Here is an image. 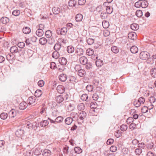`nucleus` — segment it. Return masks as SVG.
<instances>
[{
  "label": "nucleus",
  "instance_id": "nucleus-51",
  "mask_svg": "<svg viewBox=\"0 0 156 156\" xmlns=\"http://www.w3.org/2000/svg\"><path fill=\"white\" fill-rule=\"evenodd\" d=\"M93 89V85H88L86 87V90L89 92L92 91Z\"/></svg>",
  "mask_w": 156,
  "mask_h": 156
},
{
  "label": "nucleus",
  "instance_id": "nucleus-61",
  "mask_svg": "<svg viewBox=\"0 0 156 156\" xmlns=\"http://www.w3.org/2000/svg\"><path fill=\"white\" fill-rule=\"evenodd\" d=\"M13 58V57L12 56V55L10 54H8L6 56V59L9 61L12 60Z\"/></svg>",
  "mask_w": 156,
  "mask_h": 156
},
{
  "label": "nucleus",
  "instance_id": "nucleus-29",
  "mask_svg": "<svg viewBox=\"0 0 156 156\" xmlns=\"http://www.w3.org/2000/svg\"><path fill=\"white\" fill-rule=\"evenodd\" d=\"M136 34L134 33H130L128 34L129 38L132 40H134L136 38Z\"/></svg>",
  "mask_w": 156,
  "mask_h": 156
},
{
  "label": "nucleus",
  "instance_id": "nucleus-50",
  "mask_svg": "<svg viewBox=\"0 0 156 156\" xmlns=\"http://www.w3.org/2000/svg\"><path fill=\"white\" fill-rule=\"evenodd\" d=\"M142 151L141 149L138 148L135 149V153L136 155H139L142 153Z\"/></svg>",
  "mask_w": 156,
  "mask_h": 156
},
{
  "label": "nucleus",
  "instance_id": "nucleus-8",
  "mask_svg": "<svg viewBox=\"0 0 156 156\" xmlns=\"http://www.w3.org/2000/svg\"><path fill=\"white\" fill-rule=\"evenodd\" d=\"M59 78L61 81L65 82L67 80V76L65 74H61L59 75Z\"/></svg>",
  "mask_w": 156,
  "mask_h": 156
},
{
  "label": "nucleus",
  "instance_id": "nucleus-64",
  "mask_svg": "<svg viewBox=\"0 0 156 156\" xmlns=\"http://www.w3.org/2000/svg\"><path fill=\"white\" fill-rule=\"evenodd\" d=\"M81 69L80 65H76L75 66L74 69L75 70L78 72Z\"/></svg>",
  "mask_w": 156,
  "mask_h": 156
},
{
  "label": "nucleus",
  "instance_id": "nucleus-3",
  "mask_svg": "<svg viewBox=\"0 0 156 156\" xmlns=\"http://www.w3.org/2000/svg\"><path fill=\"white\" fill-rule=\"evenodd\" d=\"M149 53L146 51H142L140 54V59L145 60L147 58Z\"/></svg>",
  "mask_w": 156,
  "mask_h": 156
},
{
  "label": "nucleus",
  "instance_id": "nucleus-38",
  "mask_svg": "<svg viewBox=\"0 0 156 156\" xmlns=\"http://www.w3.org/2000/svg\"><path fill=\"white\" fill-rule=\"evenodd\" d=\"M42 93V92L41 90H37L35 92V96L36 97H39L41 95Z\"/></svg>",
  "mask_w": 156,
  "mask_h": 156
},
{
  "label": "nucleus",
  "instance_id": "nucleus-21",
  "mask_svg": "<svg viewBox=\"0 0 156 156\" xmlns=\"http://www.w3.org/2000/svg\"><path fill=\"white\" fill-rule=\"evenodd\" d=\"M73 121V119L71 117L67 118L65 120V122L66 125H69L71 124Z\"/></svg>",
  "mask_w": 156,
  "mask_h": 156
},
{
  "label": "nucleus",
  "instance_id": "nucleus-15",
  "mask_svg": "<svg viewBox=\"0 0 156 156\" xmlns=\"http://www.w3.org/2000/svg\"><path fill=\"white\" fill-rule=\"evenodd\" d=\"M10 51L12 53H17L18 51L17 47L15 46L11 47L10 48Z\"/></svg>",
  "mask_w": 156,
  "mask_h": 156
},
{
  "label": "nucleus",
  "instance_id": "nucleus-39",
  "mask_svg": "<svg viewBox=\"0 0 156 156\" xmlns=\"http://www.w3.org/2000/svg\"><path fill=\"white\" fill-rule=\"evenodd\" d=\"M9 114L10 115L11 118H14L16 115V111L15 110L12 109L9 112Z\"/></svg>",
  "mask_w": 156,
  "mask_h": 156
},
{
  "label": "nucleus",
  "instance_id": "nucleus-46",
  "mask_svg": "<svg viewBox=\"0 0 156 156\" xmlns=\"http://www.w3.org/2000/svg\"><path fill=\"white\" fill-rule=\"evenodd\" d=\"M74 150L76 153L77 154L81 153L82 151V150L79 147H75L74 149Z\"/></svg>",
  "mask_w": 156,
  "mask_h": 156
},
{
  "label": "nucleus",
  "instance_id": "nucleus-57",
  "mask_svg": "<svg viewBox=\"0 0 156 156\" xmlns=\"http://www.w3.org/2000/svg\"><path fill=\"white\" fill-rule=\"evenodd\" d=\"M24 156H32L33 154L30 151H26L24 153Z\"/></svg>",
  "mask_w": 156,
  "mask_h": 156
},
{
  "label": "nucleus",
  "instance_id": "nucleus-2",
  "mask_svg": "<svg viewBox=\"0 0 156 156\" xmlns=\"http://www.w3.org/2000/svg\"><path fill=\"white\" fill-rule=\"evenodd\" d=\"M67 31V30L66 27H64L61 29L58 28L56 30L57 33L62 35H65L66 34Z\"/></svg>",
  "mask_w": 156,
  "mask_h": 156
},
{
  "label": "nucleus",
  "instance_id": "nucleus-33",
  "mask_svg": "<svg viewBox=\"0 0 156 156\" xmlns=\"http://www.w3.org/2000/svg\"><path fill=\"white\" fill-rule=\"evenodd\" d=\"M23 31L25 34H29L30 32V29L29 27H25L23 28Z\"/></svg>",
  "mask_w": 156,
  "mask_h": 156
},
{
  "label": "nucleus",
  "instance_id": "nucleus-20",
  "mask_svg": "<svg viewBox=\"0 0 156 156\" xmlns=\"http://www.w3.org/2000/svg\"><path fill=\"white\" fill-rule=\"evenodd\" d=\"M15 134L17 136L20 137L24 134L23 130L20 129H19L16 131Z\"/></svg>",
  "mask_w": 156,
  "mask_h": 156
},
{
  "label": "nucleus",
  "instance_id": "nucleus-25",
  "mask_svg": "<svg viewBox=\"0 0 156 156\" xmlns=\"http://www.w3.org/2000/svg\"><path fill=\"white\" fill-rule=\"evenodd\" d=\"M67 50L68 53L71 54L74 52L75 49L73 47L69 46L67 47Z\"/></svg>",
  "mask_w": 156,
  "mask_h": 156
},
{
  "label": "nucleus",
  "instance_id": "nucleus-28",
  "mask_svg": "<svg viewBox=\"0 0 156 156\" xmlns=\"http://www.w3.org/2000/svg\"><path fill=\"white\" fill-rule=\"evenodd\" d=\"M85 108V105L83 103L79 104L77 106V109L80 111L84 110Z\"/></svg>",
  "mask_w": 156,
  "mask_h": 156
},
{
  "label": "nucleus",
  "instance_id": "nucleus-7",
  "mask_svg": "<svg viewBox=\"0 0 156 156\" xmlns=\"http://www.w3.org/2000/svg\"><path fill=\"white\" fill-rule=\"evenodd\" d=\"M56 89L58 93L62 94L64 92L65 89L63 86L59 85L57 87Z\"/></svg>",
  "mask_w": 156,
  "mask_h": 156
},
{
  "label": "nucleus",
  "instance_id": "nucleus-58",
  "mask_svg": "<svg viewBox=\"0 0 156 156\" xmlns=\"http://www.w3.org/2000/svg\"><path fill=\"white\" fill-rule=\"evenodd\" d=\"M12 14L13 15L15 16H17L19 15L20 11L17 10H14L13 11Z\"/></svg>",
  "mask_w": 156,
  "mask_h": 156
},
{
  "label": "nucleus",
  "instance_id": "nucleus-4",
  "mask_svg": "<svg viewBox=\"0 0 156 156\" xmlns=\"http://www.w3.org/2000/svg\"><path fill=\"white\" fill-rule=\"evenodd\" d=\"M0 21L3 24L6 25L9 23V19L7 17L3 16L0 19Z\"/></svg>",
  "mask_w": 156,
  "mask_h": 156
},
{
  "label": "nucleus",
  "instance_id": "nucleus-26",
  "mask_svg": "<svg viewBox=\"0 0 156 156\" xmlns=\"http://www.w3.org/2000/svg\"><path fill=\"white\" fill-rule=\"evenodd\" d=\"M49 124V122L47 120H44L41 121L40 123V126L43 127H44L48 126Z\"/></svg>",
  "mask_w": 156,
  "mask_h": 156
},
{
  "label": "nucleus",
  "instance_id": "nucleus-27",
  "mask_svg": "<svg viewBox=\"0 0 156 156\" xmlns=\"http://www.w3.org/2000/svg\"><path fill=\"white\" fill-rule=\"evenodd\" d=\"M44 32L42 29H38L36 32V34L39 37H41L44 34Z\"/></svg>",
  "mask_w": 156,
  "mask_h": 156
},
{
  "label": "nucleus",
  "instance_id": "nucleus-41",
  "mask_svg": "<svg viewBox=\"0 0 156 156\" xmlns=\"http://www.w3.org/2000/svg\"><path fill=\"white\" fill-rule=\"evenodd\" d=\"M111 51L115 53H117L119 51V49L116 46H112L111 48Z\"/></svg>",
  "mask_w": 156,
  "mask_h": 156
},
{
  "label": "nucleus",
  "instance_id": "nucleus-52",
  "mask_svg": "<svg viewBox=\"0 0 156 156\" xmlns=\"http://www.w3.org/2000/svg\"><path fill=\"white\" fill-rule=\"evenodd\" d=\"M87 42L89 45H91L94 43V40L91 38H88L87 40Z\"/></svg>",
  "mask_w": 156,
  "mask_h": 156
},
{
  "label": "nucleus",
  "instance_id": "nucleus-44",
  "mask_svg": "<svg viewBox=\"0 0 156 156\" xmlns=\"http://www.w3.org/2000/svg\"><path fill=\"white\" fill-rule=\"evenodd\" d=\"M108 14L106 12H102L101 14V17L102 19H106L107 17Z\"/></svg>",
  "mask_w": 156,
  "mask_h": 156
},
{
  "label": "nucleus",
  "instance_id": "nucleus-40",
  "mask_svg": "<svg viewBox=\"0 0 156 156\" xmlns=\"http://www.w3.org/2000/svg\"><path fill=\"white\" fill-rule=\"evenodd\" d=\"M54 48L55 51H57L60 50L62 48H61V44L59 43H58L55 44L54 46Z\"/></svg>",
  "mask_w": 156,
  "mask_h": 156
},
{
  "label": "nucleus",
  "instance_id": "nucleus-24",
  "mask_svg": "<svg viewBox=\"0 0 156 156\" xmlns=\"http://www.w3.org/2000/svg\"><path fill=\"white\" fill-rule=\"evenodd\" d=\"M52 56L53 58L55 59H58L60 56L59 52L55 51L52 53Z\"/></svg>",
  "mask_w": 156,
  "mask_h": 156
},
{
  "label": "nucleus",
  "instance_id": "nucleus-55",
  "mask_svg": "<svg viewBox=\"0 0 156 156\" xmlns=\"http://www.w3.org/2000/svg\"><path fill=\"white\" fill-rule=\"evenodd\" d=\"M120 129L122 131H125L127 129V126L126 125L122 124L120 126Z\"/></svg>",
  "mask_w": 156,
  "mask_h": 156
},
{
  "label": "nucleus",
  "instance_id": "nucleus-60",
  "mask_svg": "<svg viewBox=\"0 0 156 156\" xmlns=\"http://www.w3.org/2000/svg\"><path fill=\"white\" fill-rule=\"evenodd\" d=\"M25 45V43L23 42H20L18 43L17 44L18 46L21 48H23L24 47Z\"/></svg>",
  "mask_w": 156,
  "mask_h": 156
},
{
  "label": "nucleus",
  "instance_id": "nucleus-6",
  "mask_svg": "<svg viewBox=\"0 0 156 156\" xmlns=\"http://www.w3.org/2000/svg\"><path fill=\"white\" fill-rule=\"evenodd\" d=\"M79 60L81 64L84 65L87 63V59L85 57L82 56L80 58Z\"/></svg>",
  "mask_w": 156,
  "mask_h": 156
},
{
  "label": "nucleus",
  "instance_id": "nucleus-12",
  "mask_svg": "<svg viewBox=\"0 0 156 156\" xmlns=\"http://www.w3.org/2000/svg\"><path fill=\"white\" fill-rule=\"evenodd\" d=\"M86 72L85 70L81 69L77 73V74L79 76L82 77L86 75Z\"/></svg>",
  "mask_w": 156,
  "mask_h": 156
},
{
  "label": "nucleus",
  "instance_id": "nucleus-62",
  "mask_svg": "<svg viewBox=\"0 0 156 156\" xmlns=\"http://www.w3.org/2000/svg\"><path fill=\"white\" fill-rule=\"evenodd\" d=\"M133 121V118L132 117H130L128 118L126 120V122L127 124H130L132 123Z\"/></svg>",
  "mask_w": 156,
  "mask_h": 156
},
{
  "label": "nucleus",
  "instance_id": "nucleus-23",
  "mask_svg": "<svg viewBox=\"0 0 156 156\" xmlns=\"http://www.w3.org/2000/svg\"><path fill=\"white\" fill-rule=\"evenodd\" d=\"M51 152L50 150L47 149L44 150L43 152V156H49L51 154Z\"/></svg>",
  "mask_w": 156,
  "mask_h": 156
},
{
  "label": "nucleus",
  "instance_id": "nucleus-18",
  "mask_svg": "<svg viewBox=\"0 0 156 156\" xmlns=\"http://www.w3.org/2000/svg\"><path fill=\"white\" fill-rule=\"evenodd\" d=\"M52 10L54 14H58L60 12V9L58 7H54L52 8Z\"/></svg>",
  "mask_w": 156,
  "mask_h": 156
},
{
  "label": "nucleus",
  "instance_id": "nucleus-9",
  "mask_svg": "<svg viewBox=\"0 0 156 156\" xmlns=\"http://www.w3.org/2000/svg\"><path fill=\"white\" fill-rule=\"evenodd\" d=\"M27 106V104L25 102H21L19 105V108L20 109L23 110L25 109Z\"/></svg>",
  "mask_w": 156,
  "mask_h": 156
},
{
  "label": "nucleus",
  "instance_id": "nucleus-1",
  "mask_svg": "<svg viewBox=\"0 0 156 156\" xmlns=\"http://www.w3.org/2000/svg\"><path fill=\"white\" fill-rule=\"evenodd\" d=\"M83 46L78 45L77 46L76 49L75 53L77 55L81 56L83 53Z\"/></svg>",
  "mask_w": 156,
  "mask_h": 156
},
{
  "label": "nucleus",
  "instance_id": "nucleus-35",
  "mask_svg": "<svg viewBox=\"0 0 156 156\" xmlns=\"http://www.w3.org/2000/svg\"><path fill=\"white\" fill-rule=\"evenodd\" d=\"M63 118L61 116H59L57 117L55 119V122L56 123H59L62 122L63 120Z\"/></svg>",
  "mask_w": 156,
  "mask_h": 156
},
{
  "label": "nucleus",
  "instance_id": "nucleus-56",
  "mask_svg": "<svg viewBox=\"0 0 156 156\" xmlns=\"http://www.w3.org/2000/svg\"><path fill=\"white\" fill-rule=\"evenodd\" d=\"M148 111V108L146 106H144L141 109V112L144 113L147 112Z\"/></svg>",
  "mask_w": 156,
  "mask_h": 156
},
{
  "label": "nucleus",
  "instance_id": "nucleus-13",
  "mask_svg": "<svg viewBox=\"0 0 156 156\" xmlns=\"http://www.w3.org/2000/svg\"><path fill=\"white\" fill-rule=\"evenodd\" d=\"M83 17V16L81 14H78L76 16L75 19L76 21L80 22L82 21Z\"/></svg>",
  "mask_w": 156,
  "mask_h": 156
},
{
  "label": "nucleus",
  "instance_id": "nucleus-31",
  "mask_svg": "<svg viewBox=\"0 0 156 156\" xmlns=\"http://www.w3.org/2000/svg\"><path fill=\"white\" fill-rule=\"evenodd\" d=\"M95 63L96 66L98 67H101L103 65V61L100 59L97 60L96 61Z\"/></svg>",
  "mask_w": 156,
  "mask_h": 156
},
{
  "label": "nucleus",
  "instance_id": "nucleus-36",
  "mask_svg": "<svg viewBox=\"0 0 156 156\" xmlns=\"http://www.w3.org/2000/svg\"><path fill=\"white\" fill-rule=\"evenodd\" d=\"M106 12L108 14H110L112 12L113 9L112 7L108 6L106 7Z\"/></svg>",
  "mask_w": 156,
  "mask_h": 156
},
{
  "label": "nucleus",
  "instance_id": "nucleus-22",
  "mask_svg": "<svg viewBox=\"0 0 156 156\" xmlns=\"http://www.w3.org/2000/svg\"><path fill=\"white\" fill-rule=\"evenodd\" d=\"M150 73L152 77H156V68L154 67L151 69Z\"/></svg>",
  "mask_w": 156,
  "mask_h": 156
},
{
  "label": "nucleus",
  "instance_id": "nucleus-49",
  "mask_svg": "<svg viewBox=\"0 0 156 156\" xmlns=\"http://www.w3.org/2000/svg\"><path fill=\"white\" fill-rule=\"evenodd\" d=\"M146 62L147 64L152 65L154 63V61L152 58H150L147 59L146 61Z\"/></svg>",
  "mask_w": 156,
  "mask_h": 156
},
{
  "label": "nucleus",
  "instance_id": "nucleus-45",
  "mask_svg": "<svg viewBox=\"0 0 156 156\" xmlns=\"http://www.w3.org/2000/svg\"><path fill=\"white\" fill-rule=\"evenodd\" d=\"M45 35L47 38L50 37L52 35L51 31L50 30H48L45 32Z\"/></svg>",
  "mask_w": 156,
  "mask_h": 156
},
{
  "label": "nucleus",
  "instance_id": "nucleus-43",
  "mask_svg": "<svg viewBox=\"0 0 156 156\" xmlns=\"http://www.w3.org/2000/svg\"><path fill=\"white\" fill-rule=\"evenodd\" d=\"M88 98V96L86 94H83L81 97V99L83 101H87Z\"/></svg>",
  "mask_w": 156,
  "mask_h": 156
},
{
  "label": "nucleus",
  "instance_id": "nucleus-48",
  "mask_svg": "<svg viewBox=\"0 0 156 156\" xmlns=\"http://www.w3.org/2000/svg\"><path fill=\"white\" fill-rule=\"evenodd\" d=\"M8 116L7 113L3 112L1 114L0 117L1 119H6Z\"/></svg>",
  "mask_w": 156,
  "mask_h": 156
},
{
  "label": "nucleus",
  "instance_id": "nucleus-14",
  "mask_svg": "<svg viewBox=\"0 0 156 156\" xmlns=\"http://www.w3.org/2000/svg\"><path fill=\"white\" fill-rule=\"evenodd\" d=\"M35 98L34 97H30L29 98L27 101L29 105L34 104L35 101Z\"/></svg>",
  "mask_w": 156,
  "mask_h": 156
},
{
  "label": "nucleus",
  "instance_id": "nucleus-5",
  "mask_svg": "<svg viewBox=\"0 0 156 156\" xmlns=\"http://www.w3.org/2000/svg\"><path fill=\"white\" fill-rule=\"evenodd\" d=\"M86 113L85 111H82L79 113L78 116L80 119L83 120L86 118Z\"/></svg>",
  "mask_w": 156,
  "mask_h": 156
},
{
  "label": "nucleus",
  "instance_id": "nucleus-19",
  "mask_svg": "<svg viewBox=\"0 0 156 156\" xmlns=\"http://www.w3.org/2000/svg\"><path fill=\"white\" fill-rule=\"evenodd\" d=\"M131 52L134 54L137 53L138 51V48L136 46H132L130 48Z\"/></svg>",
  "mask_w": 156,
  "mask_h": 156
},
{
  "label": "nucleus",
  "instance_id": "nucleus-10",
  "mask_svg": "<svg viewBox=\"0 0 156 156\" xmlns=\"http://www.w3.org/2000/svg\"><path fill=\"white\" fill-rule=\"evenodd\" d=\"M59 61L60 64L63 66L66 65L67 62L66 59L64 57L59 58Z\"/></svg>",
  "mask_w": 156,
  "mask_h": 156
},
{
  "label": "nucleus",
  "instance_id": "nucleus-17",
  "mask_svg": "<svg viewBox=\"0 0 156 156\" xmlns=\"http://www.w3.org/2000/svg\"><path fill=\"white\" fill-rule=\"evenodd\" d=\"M41 150L39 147L34 149V154L36 155H38L41 154Z\"/></svg>",
  "mask_w": 156,
  "mask_h": 156
},
{
  "label": "nucleus",
  "instance_id": "nucleus-11",
  "mask_svg": "<svg viewBox=\"0 0 156 156\" xmlns=\"http://www.w3.org/2000/svg\"><path fill=\"white\" fill-rule=\"evenodd\" d=\"M130 27L133 30H136L139 28V26L138 24L134 23L131 25Z\"/></svg>",
  "mask_w": 156,
  "mask_h": 156
},
{
  "label": "nucleus",
  "instance_id": "nucleus-54",
  "mask_svg": "<svg viewBox=\"0 0 156 156\" xmlns=\"http://www.w3.org/2000/svg\"><path fill=\"white\" fill-rule=\"evenodd\" d=\"M90 107L91 108H96L97 107V105L96 102H93L91 103Z\"/></svg>",
  "mask_w": 156,
  "mask_h": 156
},
{
  "label": "nucleus",
  "instance_id": "nucleus-63",
  "mask_svg": "<svg viewBox=\"0 0 156 156\" xmlns=\"http://www.w3.org/2000/svg\"><path fill=\"white\" fill-rule=\"evenodd\" d=\"M103 34L105 37H106L110 35V32L108 30H106L104 31Z\"/></svg>",
  "mask_w": 156,
  "mask_h": 156
},
{
  "label": "nucleus",
  "instance_id": "nucleus-16",
  "mask_svg": "<svg viewBox=\"0 0 156 156\" xmlns=\"http://www.w3.org/2000/svg\"><path fill=\"white\" fill-rule=\"evenodd\" d=\"M64 100L63 97L62 95L58 96L56 98V101L57 103H60L62 102Z\"/></svg>",
  "mask_w": 156,
  "mask_h": 156
},
{
  "label": "nucleus",
  "instance_id": "nucleus-42",
  "mask_svg": "<svg viewBox=\"0 0 156 156\" xmlns=\"http://www.w3.org/2000/svg\"><path fill=\"white\" fill-rule=\"evenodd\" d=\"M93 50L91 48H88L86 51V53L87 55H91L94 54Z\"/></svg>",
  "mask_w": 156,
  "mask_h": 156
},
{
  "label": "nucleus",
  "instance_id": "nucleus-34",
  "mask_svg": "<svg viewBox=\"0 0 156 156\" xmlns=\"http://www.w3.org/2000/svg\"><path fill=\"white\" fill-rule=\"evenodd\" d=\"M141 7L143 8H146L147 7L148 5V2L146 1L143 0L141 1Z\"/></svg>",
  "mask_w": 156,
  "mask_h": 156
},
{
  "label": "nucleus",
  "instance_id": "nucleus-37",
  "mask_svg": "<svg viewBox=\"0 0 156 156\" xmlns=\"http://www.w3.org/2000/svg\"><path fill=\"white\" fill-rule=\"evenodd\" d=\"M102 25L103 27L104 28H107L109 26V23L108 21H106V20H104L102 22Z\"/></svg>",
  "mask_w": 156,
  "mask_h": 156
},
{
  "label": "nucleus",
  "instance_id": "nucleus-30",
  "mask_svg": "<svg viewBox=\"0 0 156 156\" xmlns=\"http://www.w3.org/2000/svg\"><path fill=\"white\" fill-rule=\"evenodd\" d=\"M47 40L44 37H42L40 38L39 40V43L41 45H44L47 42Z\"/></svg>",
  "mask_w": 156,
  "mask_h": 156
},
{
  "label": "nucleus",
  "instance_id": "nucleus-32",
  "mask_svg": "<svg viewBox=\"0 0 156 156\" xmlns=\"http://www.w3.org/2000/svg\"><path fill=\"white\" fill-rule=\"evenodd\" d=\"M69 6L73 7H74L76 4V2L74 0H70L68 3Z\"/></svg>",
  "mask_w": 156,
  "mask_h": 156
},
{
  "label": "nucleus",
  "instance_id": "nucleus-59",
  "mask_svg": "<svg viewBox=\"0 0 156 156\" xmlns=\"http://www.w3.org/2000/svg\"><path fill=\"white\" fill-rule=\"evenodd\" d=\"M141 1H139L136 2L134 4V6L137 8H139L141 7Z\"/></svg>",
  "mask_w": 156,
  "mask_h": 156
},
{
  "label": "nucleus",
  "instance_id": "nucleus-47",
  "mask_svg": "<svg viewBox=\"0 0 156 156\" xmlns=\"http://www.w3.org/2000/svg\"><path fill=\"white\" fill-rule=\"evenodd\" d=\"M59 115V112L57 110H54L53 111L51 114V116L52 117L55 118Z\"/></svg>",
  "mask_w": 156,
  "mask_h": 156
},
{
  "label": "nucleus",
  "instance_id": "nucleus-53",
  "mask_svg": "<svg viewBox=\"0 0 156 156\" xmlns=\"http://www.w3.org/2000/svg\"><path fill=\"white\" fill-rule=\"evenodd\" d=\"M136 15L137 17H140L142 16V12L140 10H137L136 12Z\"/></svg>",
  "mask_w": 156,
  "mask_h": 156
}]
</instances>
